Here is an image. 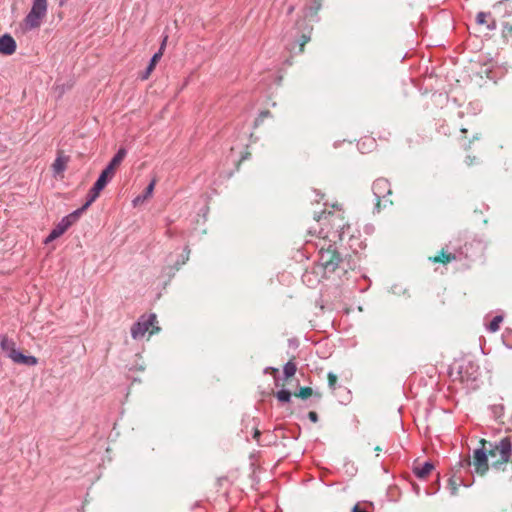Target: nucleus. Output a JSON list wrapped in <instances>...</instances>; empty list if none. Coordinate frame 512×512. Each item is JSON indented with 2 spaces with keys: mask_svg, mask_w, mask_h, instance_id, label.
Wrapping results in <instances>:
<instances>
[{
  "mask_svg": "<svg viewBox=\"0 0 512 512\" xmlns=\"http://www.w3.org/2000/svg\"><path fill=\"white\" fill-rule=\"evenodd\" d=\"M480 447L473 451L472 458L463 460V466H473L479 476H484L491 467L504 471L508 463H512V437H504L497 442L481 439Z\"/></svg>",
  "mask_w": 512,
  "mask_h": 512,
  "instance_id": "1",
  "label": "nucleus"
},
{
  "mask_svg": "<svg viewBox=\"0 0 512 512\" xmlns=\"http://www.w3.org/2000/svg\"><path fill=\"white\" fill-rule=\"evenodd\" d=\"M314 219L322 226L331 227L333 230L331 234L334 241L336 238L341 239L343 230L347 226L341 212L322 211L320 214L315 215ZM320 234H322L323 238H329L331 236L330 232H325L323 227L321 228Z\"/></svg>",
  "mask_w": 512,
  "mask_h": 512,
  "instance_id": "2",
  "label": "nucleus"
},
{
  "mask_svg": "<svg viewBox=\"0 0 512 512\" xmlns=\"http://www.w3.org/2000/svg\"><path fill=\"white\" fill-rule=\"evenodd\" d=\"M48 10V0H33L29 13L23 20L26 30H32L40 27Z\"/></svg>",
  "mask_w": 512,
  "mask_h": 512,
  "instance_id": "3",
  "label": "nucleus"
},
{
  "mask_svg": "<svg viewBox=\"0 0 512 512\" xmlns=\"http://www.w3.org/2000/svg\"><path fill=\"white\" fill-rule=\"evenodd\" d=\"M157 323V316L155 314H151L148 317L142 316L131 328L132 337L134 339H141L146 333H149V335L158 333L160 327L157 326Z\"/></svg>",
  "mask_w": 512,
  "mask_h": 512,
  "instance_id": "4",
  "label": "nucleus"
},
{
  "mask_svg": "<svg viewBox=\"0 0 512 512\" xmlns=\"http://www.w3.org/2000/svg\"><path fill=\"white\" fill-rule=\"evenodd\" d=\"M342 261V258L338 251L330 245L327 249H321L319 251V267L324 270L325 273L334 272L340 262Z\"/></svg>",
  "mask_w": 512,
  "mask_h": 512,
  "instance_id": "5",
  "label": "nucleus"
},
{
  "mask_svg": "<svg viewBox=\"0 0 512 512\" xmlns=\"http://www.w3.org/2000/svg\"><path fill=\"white\" fill-rule=\"evenodd\" d=\"M372 190L375 196L376 209L380 211L382 199L385 198L386 195L392 194L390 183L385 178H379L373 182Z\"/></svg>",
  "mask_w": 512,
  "mask_h": 512,
  "instance_id": "6",
  "label": "nucleus"
},
{
  "mask_svg": "<svg viewBox=\"0 0 512 512\" xmlns=\"http://www.w3.org/2000/svg\"><path fill=\"white\" fill-rule=\"evenodd\" d=\"M7 357H9L13 362L18 364H25L29 366H33L37 364V358L34 356H26L19 352L16 347L12 349L8 354Z\"/></svg>",
  "mask_w": 512,
  "mask_h": 512,
  "instance_id": "7",
  "label": "nucleus"
},
{
  "mask_svg": "<svg viewBox=\"0 0 512 512\" xmlns=\"http://www.w3.org/2000/svg\"><path fill=\"white\" fill-rule=\"evenodd\" d=\"M16 51V42L12 36L5 34L0 37V53L12 55Z\"/></svg>",
  "mask_w": 512,
  "mask_h": 512,
  "instance_id": "8",
  "label": "nucleus"
},
{
  "mask_svg": "<svg viewBox=\"0 0 512 512\" xmlns=\"http://www.w3.org/2000/svg\"><path fill=\"white\" fill-rule=\"evenodd\" d=\"M69 162V157L64 155L62 151H59L57 154V158L52 164V170L55 175H60L61 178L63 177V172L67 168V164Z\"/></svg>",
  "mask_w": 512,
  "mask_h": 512,
  "instance_id": "9",
  "label": "nucleus"
},
{
  "mask_svg": "<svg viewBox=\"0 0 512 512\" xmlns=\"http://www.w3.org/2000/svg\"><path fill=\"white\" fill-rule=\"evenodd\" d=\"M434 470V465L431 462L414 463L413 471L420 479H426Z\"/></svg>",
  "mask_w": 512,
  "mask_h": 512,
  "instance_id": "10",
  "label": "nucleus"
},
{
  "mask_svg": "<svg viewBox=\"0 0 512 512\" xmlns=\"http://www.w3.org/2000/svg\"><path fill=\"white\" fill-rule=\"evenodd\" d=\"M476 22L479 25H485L489 30L496 28V20L492 17L490 12H479L476 15Z\"/></svg>",
  "mask_w": 512,
  "mask_h": 512,
  "instance_id": "11",
  "label": "nucleus"
},
{
  "mask_svg": "<svg viewBox=\"0 0 512 512\" xmlns=\"http://www.w3.org/2000/svg\"><path fill=\"white\" fill-rule=\"evenodd\" d=\"M126 154H127L126 149L120 148L105 169L114 175L116 169L120 166L123 159L126 157Z\"/></svg>",
  "mask_w": 512,
  "mask_h": 512,
  "instance_id": "12",
  "label": "nucleus"
},
{
  "mask_svg": "<svg viewBox=\"0 0 512 512\" xmlns=\"http://www.w3.org/2000/svg\"><path fill=\"white\" fill-rule=\"evenodd\" d=\"M166 39H167V37L164 39V41H163V43L161 45L160 50L157 53H155L153 55V57L151 58L150 63L148 65L147 69H146V72L141 76V78L143 80L148 79V77L150 76L151 72L154 70L156 64L161 59V57L163 55V49H164V46H165Z\"/></svg>",
  "mask_w": 512,
  "mask_h": 512,
  "instance_id": "13",
  "label": "nucleus"
},
{
  "mask_svg": "<svg viewBox=\"0 0 512 512\" xmlns=\"http://www.w3.org/2000/svg\"><path fill=\"white\" fill-rule=\"evenodd\" d=\"M429 260L433 263L448 264L456 260V255L442 249L437 255L429 257Z\"/></svg>",
  "mask_w": 512,
  "mask_h": 512,
  "instance_id": "14",
  "label": "nucleus"
},
{
  "mask_svg": "<svg viewBox=\"0 0 512 512\" xmlns=\"http://www.w3.org/2000/svg\"><path fill=\"white\" fill-rule=\"evenodd\" d=\"M68 228L69 226L63 220H61L58 225L50 232L46 242H50L59 238L68 230Z\"/></svg>",
  "mask_w": 512,
  "mask_h": 512,
  "instance_id": "15",
  "label": "nucleus"
},
{
  "mask_svg": "<svg viewBox=\"0 0 512 512\" xmlns=\"http://www.w3.org/2000/svg\"><path fill=\"white\" fill-rule=\"evenodd\" d=\"M156 183H157V179L153 178L151 183L146 187L143 196H138V197H136L134 199V201H133L134 205H138L140 203H143L145 200L150 198L152 196V194H153V191H154Z\"/></svg>",
  "mask_w": 512,
  "mask_h": 512,
  "instance_id": "16",
  "label": "nucleus"
},
{
  "mask_svg": "<svg viewBox=\"0 0 512 512\" xmlns=\"http://www.w3.org/2000/svg\"><path fill=\"white\" fill-rule=\"evenodd\" d=\"M113 176H114L113 174H111L106 169H104L94 185L96 186L97 189L103 190L104 187L106 186V184L108 183V181L111 180L113 178Z\"/></svg>",
  "mask_w": 512,
  "mask_h": 512,
  "instance_id": "17",
  "label": "nucleus"
},
{
  "mask_svg": "<svg viewBox=\"0 0 512 512\" xmlns=\"http://www.w3.org/2000/svg\"><path fill=\"white\" fill-rule=\"evenodd\" d=\"M85 210L81 207L77 210H75L74 212L70 213L69 215H67L66 217H64L62 220L69 226L71 227L74 223H76L78 221V219L80 218V216L82 215V213L84 212Z\"/></svg>",
  "mask_w": 512,
  "mask_h": 512,
  "instance_id": "18",
  "label": "nucleus"
},
{
  "mask_svg": "<svg viewBox=\"0 0 512 512\" xmlns=\"http://www.w3.org/2000/svg\"><path fill=\"white\" fill-rule=\"evenodd\" d=\"M1 349L6 353V355L16 347L15 342L8 338L6 335H2L0 339Z\"/></svg>",
  "mask_w": 512,
  "mask_h": 512,
  "instance_id": "19",
  "label": "nucleus"
},
{
  "mask_svg": "<svg viewBox=\"0 0 512 512\" xmlns=\"http://www.w3.org/2000/svg\"><path fill=\"white\" fill-rule=\"evenodd\" d=\"M101 189H97L95 185L90 189L88 193V200L82 206L84 210H86L100 195Z\"/></svg>",
  "mask_w": 512,
  "mask_h": 512,
  "instance_id": "20",
  "label": "nucleus"
},
{
  "mask_svg": "<svg viewBox=\"0 0 512 512\" xmlns=\"http://www.w3.org/2000/svg\"><path fill=\"white\" fill-rule=\"evenodd\" d=\"M297 367L293 361H289L284 366V374L286 379L293 377L296 373Z\"/></svg>",
  "mask_w": 512,
  "mask_h": 512,
  "instance_id": "21",
  "label": "nucleus"
},
{
  "mask_svg": "<svg viewBox=\"0 0 512 512\" xmlns=\"http://www.w3.org/2000/svg\"><path fill=\"white\" fill-rule=\"evenodd\" d=\"M503 321V317L498 315V316H495L492 321L489 323V326H488V329L491 331V332H496L499 330L500 328V324L502 323Z\"/></svg>",
  "mask_w": 512,
  "mask_h": 512,
  "instance_id": "22",
  "label": "nucleus"
},
{
  "mask_svg": "<svg viewBox=\"0 0 512 512\" xmlns=\"http://www.w3.org/2000/svg\"><path fill=\"white\" fill-rule=\"evenodd\" d=\"M313 395V390L311 387H302L297 393L294 394L295 397L301 399H307Z\"/></svg>",
  "mask_w": 512,
  "mask_h": 512,
  "instance_id": "23",
  "label": "nucleus"
},
{
  "mask_svg": "<svg viewBox=\"0 0 512 512\" xmlns=\"http://www.w3.org/2000/svg\"><path fill=\"white\" fill-rule=\"evenodd\" d=\"M276 397L281 402H289L291 399V393L288 390H280L276 393Z\"/></svg>",
  "mask_w": 512,
  "mask_h": 512,
  "instance_id": "24",
  "label": "nucleus"
},
{
  "mask_svg": "<svg viewBox=\"0 0 512 512\" xmlns=\"http://www.w3.org/2000/svg\"><path fill=\"white\" fill-rule=\"evenodd\" d=\"M310 31H312V28L310 29ZM311 33V32H309ZM311 40V36L310 34H303L299 40V52L300 53H303L304 52V47L305 45Z\"/></svg>",
  "mask_w": 512,
  "mask_h": 512,
  "instance_id": "25",
  "label": "nucleus"
},
{
  "mask_svg": "<svg viewBox=\"0 0 512 512\" xmlns=\"http://www.w3.org/2000/svg\"><path fill=\"white\" fill-rule=\"evenodd\" d=\"M327 379H328V385L330 388L334 389L335 388V385L337 383V376L332 373V372H329L328 375H327Z\"/></svg>",
  "mask_w": 512,
  "mask_h": 512,
  "instance_id": "26",
  "label": "nucleus"
},
{
  "mask_svg": "<svg viewBox=\"0 0 512 512\" xmlns=\"http://www.w3.org/2000/svg\"><path fill=\"white\" fill-rule=\"evenodd\" d=\"M458 486L459 485H458L457 481L454 478H451L449 480V488H450V491H451L452 495H456L457 494Z\"/></svg>",
  "mask_w": 512,
  "mask_h": 512,
  "instance_id": "27",
  "label": "nucleus"
},
{
  "mask_svg": "<svg viewBox=\"0 0 512 512\" xmlns=\"http://www.w3.org/2000/svg\"><path fill=\"white\" fill-rule=\"evenodd\" d=\"M503 36H512V23H505L503 25Z\"/></svg>",
  "mask_w": 512,
  "mask_h": 512,
  "instance_id": "28",
  "label": "nucleus"
},
{
  "mask_svg": "<svg viewBox=\"0 0 512 512\" xmlns=\"http://www.w3.org/2000/svg\"><path fill=\"white\" fill-rule=\"evenodd\" d=\"M466 370L468 372V370H472V373L473 374L476 369H475V366L471 363V362H466V363H463V370Z\"/></svg>",
  "mask_w": 512,
  "mask_h": 512,
  "instance_id": "29",
  "label": "nucleus"
},
{
  "mask_svg": "<svg viewBox=\"0 0 512 512\" xmlns=\"http://www.w3.org/2000/svg\"><path fill=\"white\" fill-rule=\"evenodd\" d=\"M308 418L313 422L316 423L318 421V414L315 411H310L308 413Z\"/></svg>",
  "mask_w": 512,
  "mask_h": 512,
  "instance_id": "30",
  "label": "nucleus"
},
{
  "mask_svg": "<svg viewBox=\"0 0 512 512\" xmlns=\"http://www.w3.org/2000/svg\"><path fill=\"white\" fill-rule=\"evenodd\" d=\"M475 162H476V157H475V156H473V157L468 156V157L466 158V163H467V165H469V166H470V165H472V164H474Z\"/></svg>",
  "mask_w": 512,
  "mask_h": 512,
  "instance_id": "31",
  "label": "nucleus"
},
{
  "mask_svg": "<svg viewBox=\"0 0 512 512\" xmlns=\"http://www.w3.org/2000/svg\"><path fill=\"white\" fill-rule=\"evenodd\" d=\"M352 512H369V511H367V510H365V509H362V508L360 507V505H359V504H357V505H355V506L353 507Z\"/></svg>",
  "mask_w": 512,
  "mask_h": 512,
  "instance_id": "32",
  "label": "nucleus"
},
{
  "mask_svg": "<svg viewBox=\"0 0 512 512\" xmlns=\"http://www.w3.org/2000/svg\"><path fill=\"white\" fill-rule=\"evenodd\" d=\"M260 431L258 429H255L254 431V435H253V438L256 440V441H259V437H260Z\"/></svg>",
  "mask_w": 512,
  "mask_h": 512,
  "instance_id": "33",
  "label": "nucleus"
},
{
  "mask_svg": "<svg viewBox=\"0 0 512 512\" xmlns=\"http://www.w3.org/2000/svg\"><path fill=\"white\" fill-rule=\"evenodd\" d=\"M67 1H68V0H60V1H59V5H60V6H63V5H65V3H66Z\"/></svg>",
  "mask_w": 512,
  "mask_h": 512,
  "instance_id": "34",
  "label": "nucleus"
},
{
  "mask_svg": "<svg viewBox=\"0 0 512 512\" xmlns=\"http://www.w3.org/2000/svg\"><path fill=\"white\" fill-rule=\"evenodd\" d=\"M469 378H470V377H469V376H466V375H463V376H462V380H463V381H468V380H469Z\"/></svg>",
  "mask_w": 512,
  "mask_h": 512,
  "instance_id": "35",
  "label": "nucleus"
},
{
  "mask_svg": "<svg viewBox=\"0 0 512 512\" xmlns=\"http://www.w3.org/2000/svg\"><path fill=\"white\" fill-rule=\"evenodd\" d=\"M269 114V111L261 113V116H267Z\"/></svg>",
  "mask_w": 512,
  "mask_h": 512,
  "instance_id": "36",
  "label": "nucleus"
},
{
  "mask_svg": "<svg viewBox=\"0 0 512 512\" xmlns=\"http://www.w3.org/2000/svg\"><path fill=\"white\" fill-rule=\"evenodd\" d=\"M461 133L466 135L467 130H466V129H464V128H462V129H461Z\"/></svg>",
  "mask_w": 512,
  "mask_h": 512,
  "instance_id": "37",
  "label": "nucleus"
},
{
  "mask_svg": "<svg viewBox=\"0 0 512 512\" xmlns=\"http://www.w3.org/2000/svg\"><path fill=\"white\" fill-rule=\"evenodd\" d=\"M375 451H381V448L379 446L375 447Z\"/></svg>",
  "mask_w": 512,
  "mask_h": 512,
  "instance_id": "38",
  "label": "nucleus"
}]
</instances>
